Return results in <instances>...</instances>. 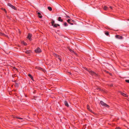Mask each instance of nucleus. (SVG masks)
Masks as SVG:
<instances>
[{
  "label": "nucleus",
  "mask_w": 129,
  "mask_h": 129,
  "mask_svg": "<svg viewBox=\"0 0 129 129\" xmlns=\"http://www.w3.org/2000/svg\"><path fill=\"white\" fill-rule=\"evenodd\" d=\"M30 52L31 51H25V53L27 54H29Z\"/></svg>",
  "instance_id": "nucleus-17"
},
{
  "label": "nucleus",
  "mask_w": 129,
  "mask_h": 129,
  "mask_svg": "<svg viewBox=\"0 0 129 129\" xmlns=\"http://www.w3.org/2000/svg\"><path fill=\"white\" fill-rule=\"evenodd\" d=\"M19 33H20V30H19Z\"/></svg>",
  "instance_id": "nucleus-35"
},
{
  "label": "nucleus",
  "mask_w": 129,
  "mask_h": 129,
  "mask_svg": "<svg viewBox=\"0 0 129 129\" xmlns=\"http://www.w3.org/2000/svg\"><path fill=\"white\" fill-rule=\"evenodd\" d=\"M19 84L17 83H16L15 85V86L16 87H18V86Z\"/></svg>",
  "instance_id": "nucleus-20"
},
{
  "label": "nucleus",
  "mask_w": 129,
  "mask_h": 129,
  "mask_svg": "<svg viewBox=\"0 0 129 129\" xmlns=\"http://www.w3.org/2000/svg\"><path fill=\"white\" fill-rule=\"evenodd\" d=\"M87 109L89 110L91 112L92 111L90 109H89V107L88 106V105H87Z\"/></svg>",
  "instance_id": "nucleus-22"
},
{
  "label": "nucleus",
  "mask_w": 129,
  "mask_h": 129,
  "mask_svg": "<svg viewBox=\"0 0 129 129\" xmlns=\"http://www.w3.org/2000/svg\"><path fill=\"white\" fill-rule=\"evenodd\" d=\"M38 16H39V18H42V16H40V15L41 14V13L39 12H38Z\"/></svg>",
  "instance_id": "nucleus-15"
},
{
  "label": "nucleus",
  "mask_w": 129,
  "mask_h": 129,
  "mask_svg": "<svg viewBox=\"0 0 129 129\" xmlns=\"http://www.w3.org/2000/svg\"><path fill=\"white\" fill-rule=\"evenodd\" d=\"M17 118L18 119H19L20 117H17Z\"/></svg>",
  "instance_id": "nucleus-34"
},
{
  "label": "nucleus",
  "mask_w": 129,
  "mask_h": 129,
  "mask_svg": "<svg viewBox=\"0 0 129 129\" xmlns=\"http://www.w3.org/2000/svg\"><path fill=\"white\" fill-rule=\"evenodd\" d=\"M54 21L53 20H52V21L51 22L52 25V26H53L54 25Z\"/></svg>",
  "instance_id": "nucleus-19"
},
{
  "label": "nucleus",
  "mask_w": 129,
  "mask_h": 129,
  "mask_svg": "<svg viewBox=\"0 0 129 129\" xmlns=\"http://www.w3.org/2000/svg\"><path fill=\"white\" fill-rule=\"evenodd\" d=\"M70 73V74H71V73Z\"/></svg>",
  "instance_id": "nucleus-37"
},
{
  "label": "nucleus",
  "mask_w": 129,
  "mask_h": 129,
  "mask_svg": "<svg viewBox=\"0 0 129 129\" xmlns=\"http://www.w3.org/2000/svg\"><path fill=\"white\" fill-rule=\"evenodd\" d=\"M19 119H22L21 118H19Z\"/></svg>",
  "instance_id": "nucleus-32"
},
{
  "label": "nucleus",
  "mask_w": 129,
  "mask_h": 129,
  "mask_svg": "<svg viewBox=\"0 0 129 129\" xmlns=\"http://www.w3.org/2000/svg\"><path fill=\"white\" fill-rule=\"evenodd\" d=\"M100 103L101 105L103 106L108 108L109 107V106L108 105L106 104V103H104L102 101H101Z\"/></svg>",
  "instance_id": "nucleus-1"
},
{
  "label": "nucleus",
  "mask_w": 129,
  "mask_h": 129,
  "mask_svg": "<svg viewBox=\"0 0 129 129\" xmlns=\"http://www.w3.org/2000/svg\"><path fill=\"white\" fill-rule=\"evenodd\" d=\"M125 81L127 82L128 83H129V80H125Z\"/></svg>",
  "instance_id": "nucleus-27"
},
{
  "label": "nucleus",
  "mask_w": 129,
  "mask_h": 129,
  "mask_svg": "<svg viewBox=\"0 0 129 129\" xmlns=\"http://www.w3.org/2000/svg\"><path fill=\"white\" fill-rule=\"evenodd\" d=\"M3 10L6 13H7V11H6V9H5L2 8Z\"/></svg>",
  "instance_id": "nucleus-28"
},
{
  "label": "nucleus",
  "mask_w": 129,
  "mask_h": 129,
  "mask_svg": "<svg viewBox=\"0 0 129 129\" xmlns=\"http://www.w3.org/2000/svg\"><path fill=\"white\" fill-rule=\"evenodd\" d=\"M128 20H129V19Z\"/></svg>",
  "instance_id": "nucleus-38"
},
{
  "label": "nucleus",
  "mask_w": 129,
  "mask_h": 129,
  "mask_svg": "<svg viewBox=\"0 0 129 129\" xmlns=\"http://www.w3.org/2000/svg\"><path fill=\"white\" fill-rule=\"evenodd\" d=\"M110 8L111 9H112V7H110Z\"/></svg>",
  "instance_id": "nucleus-33"
},
{
  "label": "nucleus",
  "mask_w": 129,
  "mask_h": 129,
  "mask_svg": "<svg viewBox=\"0 0 129 129\" xmlns=\"http://www.w3.org/2000/svg\"><path fill=\"white\" fill-rule=\"evenodd\" d=\"M8 6H9L10 7H11L12 9H14V10L16 9V8H15V7H14V6L11 5L10 4L8 3Z\"/></svg>",
  "instance_id": "nucleus-4"
},
{
  "label": "nucleus",
  "mask_w": 129,
  "mask_h": 129,
  "mask_svg": "<svg viewBox=\"0 0 129 129\" xmlns=\"http://www.w3.org/2000/svg\"><path fill=\"white\" fill-rule=\"evenodd\" d=\"M70 51H71V52H74V51H73V50H71V49H70Z\"/></svg>",
  "instance_id": "nucleus-31"
},
{
  "label": "nucleus",
  "mask_w": 129,
  "mask_h": 129,
  "mask_svg": "<svg viewBox=\"0 0 129 129\" xmlns=\"http://www.w3.org/2000/svg\"><path fill=\"white\" fill-rule=\"evenodd\" d=\"M58 21L61 22H62L63 21V20L61 19V17H59L58 18Z\"/></svg>",
  "instance_id": "nucleus-11"
},
{
  "label": "nucleus",
  "mask_w": 129,
  "mask_h": 129,
  "mask_svg": "<svg viewBox=\"0 0 129 129\" xmlns=\"http://www.w3.org/2000/svg\"><path fill=\"white\" fill-rule=\"evenodd\" d=\"M116 128V129H120V128L119 127H117Z\"/></svg>",
  "instance_id": "nucleus-30"
},
{
  "label": "nucleus",
  "mask_w": 129,
  "mask_h": 129,
  "mask_svg": "<svg viewBox=\"0 0 129 129\" xmlns=\"http://www.w3.org/2000/svg\"><path fill=\"white\" fill-rule=\"evenodd\" d=\"M105 34L107 36H109V33L108 31H105Z\"/></svg>",
  "instance_id": "nucleus-16"
},
{
  "label": "nucleus",
  "mask_w": 129,
  "mask_h": 129,
  "mask_svg": "<svg viewBox=\"0 0 129 129\" xmlns=\"http://www.w3.org/2000/svg\"><path fill=\"white\" fill-rule=\"evenodd\" d=\"M0 34L1 35H2V36H6V37H7V35H5V34L4 33H2L1 32H0Z\"/></svg>",
  "instance_id": "nucleus-14"
},
{
  "label": "nucleus",
  "mask_w": 129,
  "mask_h": 129,
  "mask_svg": "<svg viewBox=\"0 0 129 129\" xmlns=\"http://www.w3.org/2000/svg\"><path fill=\"white\" fill-rule=\"evenodd\" d=\"M97 89H98L99 90L101 91H102L103 90V89H101L100 88H97Z\"/></svg>",
  "instance_id": "nucleus-21"
},
{
  "label": "nucleus",
  "mask_w": 129,
  "mask_h": 129,
  "mask_svg": "<svg viewBox=\"0 0 129 129\" xmlns=\"http://www.w3.org/2000/svg\"><path fill=\"white\" fill-rule=\"evenodd\" d=\"M22 43L25 45L26 44L24 42H22Z\"/></svg>",
  "instance_id": "nucleus-26"
},
{
  "label": "nucleus",
  "mask_w": 129,
  "mask_h": 129,
  "mask_svg": "<svg viewBox=\"0 0 129 129\" xmlns=\"http://www.w3.org/2000/svg\"><path fill=\"white\" fill-rule=\"evenodd\" d=\"M73 21L72 20V19H68L67 20V22L69 23L71 25H73V23H71V22L72 21Z\"/></svg>",
  "instance_id": "nucleus-5"
},
{
  "label": "nucleus",
  "mask_w": 129,
  "mask_h": 129,
  "mask_svg": "<svg viewBox=\"0 0 129 129\" xmlns=\"http://www.w3.org/2000/svg\"><path fill=\"white\" fill-rule=\"evenodd\" d=\"M38 69H39V70H42L45 73L46 72L45 70H44L42 68H39Z\"/></svg>",
  "instance_id": "nucleus-12"
},
{
  "label": "nucleus",
  "mask_w": 129,
  "mask_h": 129,
  "mask_svg": "<svg viewBox=\"0 0 129 129\" xmlns=\"http://www.w3.org/2000/svg\"><path fill=\"white\" fill-rule=\"evenodd\" d=\"M66 17L67 18H70V17L69 16H68V15H67L66 16Z\"/></svg>",
  "instance_id": "nucleus-29"
},
{
  "label": "nucleus",
  "mask_w": 129,
  "mask_h": 129,
  "mask_svg": "<svg viewBox=\"0 0 129 129\" xmlns=\"http://www.w3.org/2000/svg\"><path fill=\"white\" fill-rule=\"evenodd\" d=\"M53 26H54V27H57V26H59L60 25L59 24H54V25Z\"/></svg>",
  "instance_id": "nucleus-13"
},
{
  "label": "nucleus",
  "mask_w": 129,
  "mask_h": 129,
  "mask_svg": "<svg viewBox=\"0 0 129 129\" xmlns=\"http://www.w3.org/2000/svg\"><path fill=\"white\" fill-rule=\"evenodd\" d=\"M48 9L50 11H51L52 10V8L50 7H48Z\"/></svg>",
  "instance_id": "nucleus-18"
},
{
  "label": "nucleus",
  "mask_w": 129,
  "mask_h": 129,
  "mask_svg": "<svg viewBox=\"0 0 129 129\" xmlns=\"http://www.w3.org/2000/svg\"><path fill=\"white\" fill-rule=\"evenodd\" d=\"M64 103V104L67 107H68L69 106V104L67 101H65Z\"/></svg>",
  "instance_id": "nucleus-7"
},
{
  "label": "nucleus",
  "mask_w": 129,
  "mask_h": 129,
  "mask_svg": "<svg viewBox=\"0 0 129 129\" xmlns=\"http://www.w3.org/2000/svg\"><path fill=\"white\" fill-rule=\"evenodd\" d=\"M35 52L37 53H39L40 52H41V50L40 49V48L38 47L37 49H36L35 50Z\"/></svg>",
  "instance_id": "nucleus-3"
},
{
  "label": "nucleus",
  "mask_w": 129,
  "mask_h": 129,
  "mask_svg": "<svg viewBox=\"0 0 129 129\" xmlns=\"http://www.w3.org/2000/svg\"><path fill=\"white\" fill-rule=\"evenodd\" d=\"M115 37L117 39H123V37L122 36H119L118 35H116L115 36Z\"/></svg>",
  "instance_id": "nucleus-6"
},
{
  "label": "nucleus",
  "mask_w": 129,
  "mask_h": 129,
  "mask_svg": "<svg viewBox=\"0 0 129 129\" xmlns=\"http://www.w3.org/2000/svg\"><path fill=\"white\" fill-rule=\"evenodd\" d=\"M32 35L30 34H29L28 36L27 37V38L29 40H30V38L31 37Z\"/></svg>",
  "instance_id": "nucleus-8"
},
{
  "label": "nucleus",
  "mask_w": 129,
  "mask_h": 129,
  "mask_svg": "<svg viewBox=\"0 0 129 129\" xmlns=\"http://www.w3.org/2000/svg\"><path fill=\"white\" fill-rule=\"evenodd\" d=\"M112 86V85H111V86Z\"/></svg>",
  "instance_id": "nucleus-36"
},
{
  "label": "nucleus",
  "mask_w": 129,
  "mask_h": 129,
  "mask_svg": "<svg viewBox=\"0 0 129 129\" xmlns=\"http://www.w3.org/2000/svg\"><path fill=\"white\" fill-rule=\"evenodd\" d=\"M56 55V57H57L60 60V57L58 55Z\"/></svg>",
  "instance_id": "nucleus-24"
},
{
  "label": "nucleus",
  "mask_w": 129,
  "mask_h": 129,
  "mask_svg": "<svg viewBox=\"0 0 129 129\" xmlns=\"http://www.w3.org/2000/svg\"><path fill=\"white\" fill-rule=\"evenodd\" d=\"M89 72L92 76H97L98 75L94 72L92 70H89L88 71Z\"/></svg>",
  "instance_id": "nucleus-2"
},
{
  "label": "nucleus",
  "mask_w": 129,
  "mask_h": 129,
  "mask_svg": "<svg viewBox=\"0 0 129 129\" xmlns=\"http://www.w3.org/2000/svg\"><path fill=\"white\" fill-rule=\"evenodd\" d=\"M107 9V7L106 6H105L103 8V9L104 10H106Z\"/></svg>",
  "instance_id": "nucleus-23"
},
{
  "label": "nucleus",
  "mask_w": 129,
  "mask_h": 129,
  "mask_svg": "<svg viewBox=\"0 0 129 129\" xmlns=\"http://www.w3.org/2000/svg\"><path fill=\"white\" fill-rule=\"evenodd\" d=\"M120 94L121 95H122L123 96H125V97H127V95L125 94L124 93H123L122 92H120Z\"/></svg>",
  "instance_id": "nucleus-9"
},
{
  "label": "nucleus",
  "mask_w": 129,
  "mask_h": 129,
  "mask_svg": "<svg viewBox=\"0 0 129 129\" xmlns=\"http://www.w3.org/2000/svg\"><path fill=\"white\" fill-rule=\"evenodd\" d=\"M28 76L32 80H33V78L30 74H28Z\"/></svg>",
  "instance_id": "nucleus-10"
},
{
  "label": "nucleus",
  "mask_w": 129,
  "mask_h": 129,
  "mask_svg": "<svg viewBox=\"0 0 129 129\" xmlns=\"http://www.w3.org/2000/svg\"><path fill=\"white\" fill-rule=\"evenodd\" d=\"M64 25L65 26H67L68 24L66 22H65L64 23Z\"/></svg>",
  "instance_id": "nucleus-25"
}]
</instances>
